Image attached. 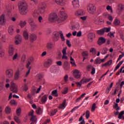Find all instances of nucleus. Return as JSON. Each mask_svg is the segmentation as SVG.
<instances>
[{"label": "nucleus", "mask_w": 124, "mask_h": 124, "mask_svg": "<svg viewBox=\"0 0 124 124\" xmlns=\"http://www.w3.org/2000/svg\"><path fill=\"white\" fill-rule=\"evenodd\" d=\"M18 9L21 15H27L28 14V4L26 2H21L18 6Z\"/></svg>", "instance_id": "f257e3e1"}, {"label": "nucleus", "mask_w": 124, "mask_h": 124, "mask_svg": "<svg viewBox=\"0 0 124 124\" xmlns=\"http://www.w3.org/2000/svg\"><path fill=\"white\" fill-rule=\"evenodd\" d=\"M28 22L31 27V31H35L38 26L34 22V20L32 18H30L28 19Z\"/></svg>", "instance_id": "f03ea898"}, {"label": "nucleus", "mask_w": 124, "mask_h": 124, "mask_svg": "<svg viewBox=\"0 0 124 124\" xmlns=\"http://www.w3.org/2000/svg\"><path fill=\"white\" fill-rule=\"evenodd\" d=\"M60 16V18L58 19V23H59V24L62 23V22H64V21H65L67 19V15L64 12H61Z\"/></svg>", "instance_id": "7ed1b4c3"}, {"label": "nucleus", "mask_w": 124, "mask_h": 124, "mask_svg": "<svg viewBox=\"0 0 124 124\" xmlns=\"http://www.w3.org/2000/svg\"><path fill=\"white\" fill-rule=\"evenodd\" d=\"M91 80H92V78H87L86 77H83L80 82H76V84L78 85V87H81L82 84H87V83H89Z\"/></svg>", "instance_id": "20e7f679"}, {"label": "nucleus", "mask_w": 124, "mask_h": 124, "mask_svg": "<svg viewBox=\"0 0 124 124\" xmlns=\"http://www.w3.org/2000/svg\"><path fill=\"white\" fill-rule=\"evenodd\" d=\"M87 9L88 12L91 14H93V13L95 12V10H96V8H95V6L93 4H89L87 5Z\"/></svg>", "instance_id": "39448f33"}, {"label": "nucleus", "mask_w": 124, "mask_h": 124, "mask_svg": "<svg viewBox=\"0 0 124 124\" xmlns=\"http://www.w3.org/2000/svg\"><path fill=\"white\" fill-rule=\"evenodd\" d=\"M46 7V6L45 3H42V5L39 7L37 12L40 14H44V13H45Z\"/></svg>", "instance_id": "423d86ee"}, {"label": "nucleus", "mask_w": 124, "mask_h": 124, "mask_svg": "<svg viewBox=\"0 0 124 124\" xmlns=\"http://www.w3.org/2000/svg\"><path fill=\"white\" fill-rule=\"evenodd\" d=\"M5 75L8 78H12L14 75V71H13V69L11 68L7 69L5 71Z\"/></svg>", "instance_id": "0eeeda50"}, {"label": "nucleus", "mask_w": 124, "mask_h": 124, "mask_svg": "<svg viewBox=\"0 0 124 124\" xmlns=\"http://www.w3.org/2000/svg\"><path fill=\"white\" fill-rule=\"evenodd\" d=\"M58 20V16L55 13H51L49 15L48 17V20L49 22H55Z\"/></svg>", "instance_id": "6e6552de"}, {"label": "nucleus", "mask_w": 124, "mask_h": 124, "mask_svg": "<svg viewBox=\"0 0 124 124\" xmlns=\"http://www.w3.org/2000/svg\"><path fill=\"white\" fill-rule=\"evenodd\" d=\"M15 43L16 45H19L22 43V41H23V38H22V36L20 35H17L16 36Z\"/></svg>", "instance_id": "1a4fd4ad"}, {"label": "nucleus", "mask_w": 124, "mask_h": 124, "mask_svg": "<svg viewBox=\"0 0 124 124\" xmlns=\"http://www.w3.org/2000/svg\"><path fill=\"white\" fill-rule=\"evenodd\" d=\"M10 90L13 93H18V86L16 85V83L12 82Z\"/></svg>", "instance_id": "9d476101"}, {"label": "nucleus", "mask_w": 124, "mask_h": 124, "mask_svg": "<svg viewBox=\"0 0 124 124\" xmlns=\"http://www.w3.org/2000/svg\"><path fill=\"white\" fill-rule=\"evenodd\" d=\"M53 62V60L51 59H48L44 63V66L45 68H48L50 67L52 65Z\"/></svg>", "instance_id": "9b49d317"}, {"label": "nucleus", "mask_w": 124, "mask_h": 124, "mask_svg": "<svg viewBox=\"0 0 124 124\" xmlns=\"http://www.w3.org/2000/svg\"><path fill=\"white\" fill-rule=\"evenodd\" d=\"M14 51H15V48H14V46L12 45H10L9 46V49H8V54L10 57L13 56L14 55Z\"/></svg>", "instance_id": "f8f14e48"}, {"label": "nucleus", "mask_w": 124, "mask_h": 124, "mask_svg": "<svg viewBox=\"0 0 124 124\" xmlns=\"http://www.w3.org/2000/svg\"><path fill=\"white\" fill-rule=\"evenodd\" d=\"M80 73V71L78 70H75L74 71V77L76 79H80L81 78V74Z\"/></svg>", "instance_id": "ddd939ff"}, {"label": "nucleus", "mask_w": 124, "mask_h": 124, "mask_svg": "<svg viewBox=\"0 0 124 124\" xmlns=\"http://www.w3.org/2000/svg\"><path fill=\"white\" fill-rule=\"evenodd\" d=\"M95 37V34L93 33H90L88 35V39L89 42L92 43V42H93V39Z\"/></svg>", "instance_id": "4468645a"}, {"label": "nucleus", "mask_w": 124, "mask_h": 124, "mask_svg": "<svg viewBox=\"0 0 124 124\" xmlns=\"http://www.w3.org/2000/svg\"><path fill=\"white\" fill-rule=\"evenodd\" d=\"M62 60H68V58L66 56V47H65L62 49Z\"/></svg>", "instance_id": "2eb2a0df"}, {"label": "nucleus", "mask_w": 124, "mask_h": 124, "mask_svg": "<svg viewBox=\"0 0 124 124\" xmlns=\"http://www.w3.org/2000/svg\"><path fill=\"white\" fill-rule=\"evenodd\" d=\"M29 37L31 42H34L37 38V36H36V34H31Z\"/></svg>", "instance_id": "dca6fc26"}, {"label": "nucleus", "mask_w": 124, "mask_h": 124, "mask_svg": "<svg viewBox=\"0 0 124 124\" xmlns=\"http://www.w3.org/2000/svg\"><path fill=\"white\" fill-rule=\"evenodd\" d=\"M46 49L48 50H52V49H54L55 48V46L54 44L52 42H48L46 44Z\"/></svg>", "instance_id": "f3484780"}, {"label": "nucleus", "mask_w": 124, "mask_h": 124, "mask_svg": "<svg viewBox=\"0 0 124 124\" xmlns=\"http://www.w3.org/2000/svg\"><path fill=\"white\" fill-rule=\"evenodd\" d=\"M3 45L0 42V58L4 57V50L2 49Z\"/></svg>", "instance_id": "a211bd4d"}, {"label": "nucleus", "mask_w": 124, "mask_h": 124, "mask_svg": "<svg viewBox=\"0 0 124 124\" xmlns=\"http://www.w3.org/2000/svg\"><path fill=\"white\" fill-rule=\"evenodd\" d=\"M54 2H56L57 4H59V5H62L64 3L63 0H52L51 4H54Z\"/></svg>", "instance_id": "6ab92c4d"}, {"label": "nucleus", "mask_w": 124, "mask_h": 124, "mask_svg": "<svg viewBox=\"0 0 124 124\" xmlns=\"http://www.w3.org/2000/svg\"><path fill=\"white\" fill-rule=\"evenodd\" d=\"M6 22V19H5V16L4 15H2L0 16V24L3 25L4 23Z\"/></svg>", "instance_id": "aec40b11"}, {"label": "nucleus", "mask_w": 124, "mask_h": 124, "mask_svg": "<svg viewBox=\"0 0 124 124\" xmlns=\"http://www.w3.org/2000/svg\"><path fill=\"white\" fill-rule=\"evenodd\" d=\"M54 36L53 37L54 41L57 42L59 41V38H60V32H55L54 33Z\"/></svg>", "instance_id": "412c9836"}, {"label": "nucleus", "mask_w": 124, "mask_h": 124, "mask_svg": "<svg viewBox=\"0 0 124 124\" xmlns=\"http://www.w3.org/2000/svg\"><path fill=\"white\" fill-rule=\"evenodd\" d=\"M23 36L25 40H29V33L28 31L25 30L23 31Z\"/></svg>", "instance_id": "4be33fe9"}, {"label": "nucleus", "mask_w": 124, "mask_h": 124, "mask_svg": "<svg viewBox=\"0 0 124 124\" xmlns=\"http://www.w3.org/2000/svg\"><path fill=\"white\" fill-rule=\"evenodd\" d=\"M15 80H19L20 78V70H17L15 74Z\"/></svg>", "instance_id": "5701e85b"}, {"label": "nucleus", "mask_w": 124, "mask_h": 124, "mask_svg": "<svg viewBox=\"0 0 124 124\" xmlns=\"http://www.w3.org/2000/svg\"><path fill=\"white\" fill-rule=\"evenodd\" d=\"M73 5L74 8H78L80 5H79V0H74L72 1Z\"/></svg>", "instance_id": "b1692460"}, {"label": "nucleus", "mask_w": 124, "mask_h": 124, "mask_svg": "<svg viewBox=\"0 0 124 124\" xmlns=\"http://www.w3.org/2000/svg\"><path fill=\"white\" fill-rule=\"evenodd\" d=\"M75 14L76 16H83L85 14L83 10H79L75 12Z\"/></svg>", "instance_id": "393cba45"}, {"label": "nucleus", "mask_w": 124, "mask_h": 124, "mask_svg": "<svg viewBox=\"0 0 124 124\" xmlns=\"http://www.w3.org/2000/svg\"><path fill=\"white\" fill-rule=\"evenodd\" d=\"M8 32L11 35L14 34V27H13L12 26H10L8 28Z\"/></svg>", "instance_id": "a878e982"}, {"label": "nucleus", "mask_w": 124, "mask_h": 124, "mask_svg": "<svg viewBox=\"0 0 124 124\" xmlns=\"http://www.w3.org/2000/svg\"><path fill=\"white\" fill-rule=\"evenodd\" d=\"M105 62V59H101L99 58H97L95 60V64H100L101 62Z\"/></svg>", "instance_id": "bb28decb"}, {"label": "nucleus", "mask_w": 124, "mask_h": 124, "mask_svg": "<svg viewBox=\"0 0 124 124\" xmlns=\"http://www.w3.org/2000/svg\"><path fill=\"white\" fill-rule=\"evenodd\" d=\"M106 41V40H105L104 37H101L99 38L98 44H99V45H102V44H103V43H105Z\"/></svg>", "instance_id": "cd10ccee"}, {"label": "nucleus", "mask_w": 124, "mask_h": 124, "mask_svg": "<svg viewBox=\"0 0 124 124\" xmlns=\"http://www.w3.org/2000/svg\"><path fill=\"white\" fill-rule=\"evenodd\" d=\"M65 103H66V100H64L61 105L58 107L59 109H64L65 108Z\"/></svg>", "instance_id": "c85d7f7f"}, {"label": "nucleus", "mask_w": 124, "mask_h": 124, "mask_svg": "<svg viewBox=\"0 0 124 124\" xmlns=\"http://www.w3.org/2000/svg\"><path fill=\"white\" fill-rule=\"evenodd\" d=\"M13 61H19L20 60V57H19V55H18L17 53H16L15 55L13 56L12 58Z\"/></svg>", "instance_id": "c756f323"}, {"label": "nucleus", "mask_w": 124, "mask_h": 124, "mask_svg": "<svg viewBox=\"0 0 124 124\" xmlns=\"http://www.w3.org/2000/svg\"><path fill=\"white\" fill-rule=\"evenodd\" d=\"M47 98H48V95H44V96H43L41 99L42 103H45V102L47 101Z\"/></svg>", "instance_id": "7c9ffc66"}, {"label": "nucleus", "mask_w": 124, "mask_h": 124, "mask_svg": "<svg viewBox=\"0 0 124 124\" xmlns=\"http://www.w3.org/2000/svg\"><path fill=\"white\" fill-rule=\"evenodd\" d=\"M19 25L21 28H25L27 26V21L26 20L22 21L21 20L19 23Z\"/></svg>", "instance_id": "2f4dec72"}, {"label": "nucleus", "mask_w": 124, "mask_h": 124, "mask_svg": "<svg viewBox=\"0 0 124 124\" xmlns=\"http://www.w3.org/2000/svg\"><path fill=\"white\" fill-rule=\"evenodd\" d=\"M113 61L112 60H109L108 62L105 63L102 65V66H110L112 64Z\"/></svg>", "instance_id": "473e14b6"}, {"label": "nucleus", "mask_w": 124, "mask_h": 124, "mask_svg": "<svg viewBox=\"0 0 124 124\" xmlns=\"http://www.w3.org/2000/svg\"><path fill=\"white\" fill-rule=\"evenodd\" d=\"M70 60L71 61L70 63L72 64V66H77L74 59H73L71 56H70Z\"/></svg>", "instance_id": "72a5a7b5"}, {"label": "nucleus", "mask_w": 124, "mask_h": 124, "mask_svg": "<svg viewBox=\"0 0 124 124\" xmlns=\"http://www.w3.org/2000/svg\"><path fill=\"white\" fill-rule=\"evenodd\" d=\"M124 62V61H122L117 65L116 67H115L114 72H115V71H117L119 68H120V66H121V64H123V63Z\"/></svg>", "instance_id": "f704fd0d"}, {"label": "nucleus", "mask_w": 124, "mask_h": 124, "mask_svg": "<svg viewBox=\"0 0 124 124\" xmlns=\"http://www.w3.org/2000/svg\"><path fill=\"white\" fill-rule=\"evenodd\" d=\"M58 112V109H52L50 111V116H55V115H56V114H57V112Z\"/></svg>", "instance_id": "c9c22d12"}, {"label": "nucleus", "mask_w": 124, "mask_h": 124, "mask_svg": "<svg viewBox=\"0 0 124 124\" xmlns=\"http://www.w3.org/2000/svg\"><path fill=\"white\" fill-rule=\"evenodd\" d=\"M31 60H29L26 64V68H27V69H31V67L30 66V65L31 64Z\"/></svg>", "instance_id": "e433bc0d"}, {"label": "nucleus", "mask_w": 124, "mask_h": 124, "mask_svg": "<svg viewBox=\"0 0 124 124\" xmlns=\"http://www.w3.org/2000/svg\"><path fill=\"white\" fill-rule=\"evenodd\" d=\"M63 67H64V69H65V70H67V69H68V68H69V64H68V62H64Z\"/></svg>", "instance_id": "4c0bfd02"}, {"label": "nucleus", "mask_w": 124, "mask_h": 124, "mask_svg": "<svg viewBox=\"0 0 124 124\" xmlns=\"http://www.w3.org/2000/svg\"><path fill=\"white\" fill-rule=\"evenodd\" d=\"M51 94L53 96H55V97L59 96V94H58V90H55L53 91L51 93Z\"/></svg>", "instance_id": "58836bf2"}, {"label": "nucleus", "mask_w": 124, "mask_h": 124, "mask_svg": "<svg viewBox=\"0 0 124 124\" xmlns=\"http://www.w3.org/2000/svg\"><path fill=\"white\" fill-rule=\"evenodd\" d=\"M104 29H103L96 31V33L99 35H102V34H104Z\"/></svg>", "instance_id": "ea45409f"}, {"label": "nucleus", "mask_w": 124, "mask_h": 124, "mask_svg": "<svg viewBox=\"0 0 124 124\" xmlns=\"http://www.w3.org/2000/svg\"><path fill=\"white\" fill-rule=\"evenodd\" d=\"M63 84H67L68 83V75H66L63 78Z\"/></svg>", "instance_id": "a19ab883"}, {"label": "nucleus", "mask_w": 124, "mask_h": 124, "mask_svg": "<svg viewBox=\"0 0 124 124\" xmlns=\"http://www.w3.org/2000/svg\"><path fill=\"white\" fill-rule=\"evenodd\" d=\"M6 114H10L11 113V108L9 107H7L5 108Z\"/></svg>", "instance_id": "79ce46f5"}, {"label": "nucleus", "mask_w": 124, "mask_h": 124, "mask_svg": "<svg viewBox=\"0 0 124 124\" xmlns=\"http://www.w3.org/2000/svg\"><path fill=\"white\" fill-rule=\"evenodd\" d=\"M113 24L115 26H119L120 24H121V21L118 19H115L113 22Z\"/></svg>", "instance_id": "37998d69"}, {"label": "nucleus", "mask_w": 124, "mask_h": 124, "mask_svg": "<svg viewBox=\"0 0 124 124\" xmlns=\"http://www.w3.org/2000/svg\"><path fill=\"white\" fill-rule=\"evenodd\" d=\"M0 43H6V38L5 37H2L0 39Z\"/></svg>", "instance_id": "c03bdc74"}, {"label": "nucleus", "mask_w": 124, "mask_h": 124, "mask_svg": "<svg viewBox=\"0 0 124 124\" xmlns=\"http://www.w3.org/2000/svg\"><path fill=\"white\" fill-rule=\"evenodd\" d=\"M122 72V73H124V66L121 67L120 69V71H118L116 73V75H120V74Z\"/></svg>", "instance_id": "a18cd8bd"}, {"label": "nucleus", "mask_w": 124, "mask_h": 124, "mask_svg": "<svg viewBox=\"0 0 124 124\" xmlns=\"http://www.w3.org/2000/svg\"><path fill=\"white\" fill-rule=\"evenodd\" d=\"M96 108V104L95 103H93L92 105V108H91V111L92 112H94L95 111V108Z\"/></svg>", "instance_id": "49530a36"}, {"label": "nucleus", "mask_w": 124, "mask_h": 124, "mask_svg": "<svg viewBox=\"0 0 124 124\" xmlns=\"http://www.w3.org/2000/svg\"><path fill=\"white\" fill-rule=\"evenodd\" d=\"M22 113V109L20 108H18L16 109V114L17 116H20Z\"/></svg>", "instance_id": "de8ad7c7"}, {"label": "nucleus", "mask_w": 124, "mask_h": 124, "mask_svg": "<svg viewBox=\"0 0 124 124\" xmlns=\"http://www.w3.org/2000/svg\"><path fill=\"white\" fill-rule=\"evenodd\" d=\"M14 120L17 123V124H20L21 123V121H20V119H19V117L17 116L14 117Z\"/></svg>", "instance_id": "09e8293b"}, {"label": "nucleus", "mask_w": 124, "mask_h": 124, "mask_svg": "<svg viewBox=\"0 0 124 124\" xmlns=\"http://www.w3.org/2000/svg\"><path fill=\"white\" fill-rule=\"evenodd\" d=\"M107 10H108V11H110V13H113V9L110 5L107 6Z\"/></svg>", "instance_id": "8fccbe9b"}, {"label": "nucleus", "mask_w": 124, "mask_h": 124, "mask_svg": "<svg viewBox=\"0 0 124 124\" xmlns=\"http://www.w3.org/2000/svg\"><path fill=\"white\" fill-rule=\"evenodd\" d=\"M118 7L120 10H124V5L123 4H119L118 5Z\"/></svg>", "instance_id": "3c124183"}, {"label": "nucleus", "mask_w": 124, "mask_h": 124, "mask_svg": "<svg viewBox=\"0 0 124 124\" xmlns=\"http://www.w3.org/2000/svg\"><path fill=\"white\" fill-rule=\"evenodd\" d=\"M60 34L61 39L62 40V41H64V40H65V39L64 38V36H63V34L62 33V31H60Z\"/></svg>", "instance_id": "603ef678"}, {"label": "nucleus", "mask_w": 124, "mask_h": 124, "mask_svg": "<svg viewBox=\"0 0 124 124\" xmlns=\"http://www.w3.org/2000/svg\"><path fill=\"white\" fill-rule=\"evenodd\" d=\"M124 112L122 111L118 115V119H119V120L123 119V116H124Z\"/></svg>", "instance_id": "864d4df0"}, {"label": "nucleus", "mask_w": 124, "mask_h": 124, "mask_svg": "<svg viewBox=\"0 0 124 124\" xmlns=\"http://www.w3.org/2000/svg\"><path fill=\"white\" fill-rule=\"evenodd\" d=\"M90 52V53H92V54H95L96 53V49L93 47L91 48Z\"/></svg>", "instance_id": "5fc2aeb1"}, {"label": "nucleus", "mask_w": 124, "mask_h": 124, "mask_svg": "<svg viewBox=\"0 0 124 124\" xmlns=\"http://www.w3.org/2000/svg\"><path fill=\"white\" fill-rule=\"evenodd\" d=\"M36 112L38 115H40V114L42 113V109L41 108H39L36 110Z\"/></svg>", "instance_id": "6e6d98bb"}, {"label": "nucleus", "mask_w": 124, "mask_h": 124, "mask_svg": "<svg viewBox=\"0 0 124 124\" xmlns=\"http://www.w3.org/2000/svg\"><path fill=\"white\" fill-rule=\"evenodd\" d=\"M68 93V88H65L64 91L62 92V94H66Z\"/></svg>", "instance_id": "4d7b16f0"}, {"label": "nucleus", "mask_w": 124, "mask_h": 124, "mask_svg": "<svg viewBox=\"0 0 124 124\" xmlns=\"http://www.w3.org/2000/svg\"><path fill=\"white\" fill-rule=\"evenodd\" d=\"M36 117L34 116H31L30 121L31 122H34L35 123H36Z\"/></svg>", "instance_id": "13d9d810"}, {"label": "nucleus", "mask_w": 124, "mask_h": 124, "mask_svg": "<svg viewBox=\"0 0 124 124\" xmlns=\"http://www.w3.org/2000/svg\"><path fill=\"white\" fill-rule=\"evenodd\" d=\"M114 33H115V32L114 33L109 32L108 33V36H109L110 38H112V37H115V35H114Z\"/></svg>", "instance_id": "bf43d9fd"}, {"label": "nucleus", "mask_w": 124, "mask_h": 124, "mask_svg": "<svg viewBox=\"0 0 124 124\" xmlns=\"http://www.w3.org/2000/svg\"><path fill=\"white\" fill-rule=\"evenodd\" d=\"M83 57H87L89 55V52L88 51H84L82 53Z\"/></svg>", "instance_id": "052dcab7"}, {"label": "nucleus", "mask_w": 124, "mask_h": 124, "mask_svg": "<svg viewBox=\"0 0 124 124\" xmlns=\"http://www.w3.org/2000/svg\"><path fill=\"white\" fill-rule=\"evenodd\" d=\"M113 108H115V109H116V110H120V107H119V106L117 103L115 104V105Z\"/></svg>", "instance_id": "680f3d73"}, {"label": "nucleus", "mask_w": 124, "mask_h": 124, "mask_svg": "<svg viewBox=\"0 0 124 124\" xmlns=\"http://www.w3.org/2000/svg\"><path fill=\"white\" fill-rule=\"evenodd\" d=\"M38 20L40 23H43V17H42V16H39Z\"/></svg>", "instance_id": "e2e57ef3"}, {"label": "nucleus", "mask_w": 124, "mask_h": 124, "mask_svg": "<svg viewBox=\"0 0 124 124\" xmlns=\"http://www.w3.org/2000/svg\"><path fill=\"white\" fill-rule=\"evenodd\" d=\"M104 30V32H109L110 31V30H111L110 28H105L103 29Z\"/></svg>", "instance_id": "0e129e2a"}, {"label": "nucleus", "mask_w": 124, "mask_h": 124, "mask_svg": "<svg viewBox=\"0 0 124 124\" xmlns=\"http://www.w3.org/2000/svg\"><path fill=\"white\" fill-rule=\"evenodd\" d=\"M85 117L86 119H89L90 118V111L87 110Z\"/></svg>", "instance_id": "69168bd1"}, {"label": "nucleus", "mask_w": 124, "mask_h": 124, "mask_svg": "<svg viewBox=\"0 0 124 124\" xmlns=\"http://www.w3.org/2000/svg\"><path fill=\"white\" fill-rule=\"evenodd\" d=\"M124 53H122V55H119L117 62H119V61H121V60L122 59V58H124Z\"/></svg>", "instance_id": "338daca9"}, {"label": "nucleus", "mask_w": 124, "mask_h": 124, "mask_svg": "<svg viewBox=\"0 0 124 124\" xmlns=\"http://www.w3.org/2000/svg\"><path fill=\"white\" fill-rule=\"evenodd\" d=\"M12 105H16V101L15 100H12L10 102Z\"/></svg>", "instance_id": "774afa93"}]
</instances>
